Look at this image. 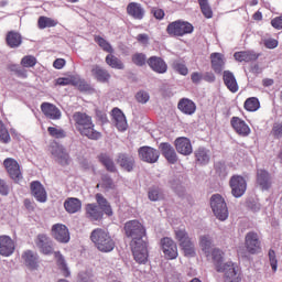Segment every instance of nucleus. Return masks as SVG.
Wrapping results in <instances>:
<instances>
[{"label": "nucleus", "mask_w": 282, "mask_h": 282, "mask_svg": "<svg viewBox=\"0 0 282 282\" xmlns=\"http://www.w3.org/2000/svg\"><path fill=\"white\" fill-rule=\"evenodd\" d=\"M74 78L59 77L55 80V85L59 87H65L67 85H73Z\"/></svg>", "instance_id": "obj_62"}, {"label": "nucleus", "mask_w": 282, "mask_h": 282, "mask_svg": "<svg viewBox=\"0 0 282 282\" xmlns=\"http://www.w3.org/2000/svg\"><path fill=\"white\" fill-rule=\"evenodd\" d=\"M117 164L127 173H132L133 169H135V158L127 153H120L117 158Z\"/></svg>", "instance_id": "obj_22"}, {"label": "nucleus", "mask_w": 282, "mask_h": 282, "mask_svg": "<svg viewBox=\"0 0 282 282\" xmlns=\"http://www.w3.org/2000/svg\"><path fill=\"white\" fill-rule=\"evenodd\" d=\"M212 69L215 74H221L226 67V57L221 53H212L210 56Z\"/></svg>", "instance_id": "obj_24"}, {"label": "nucleus", "mask_w": 282, "mask_h": 282, "mask_svg": "<svg viewBox=\"0 0 282 282\" xmlns=\"http://www.w3.org/2000/svg\"><path fill=\"white\" fill-rule=\"evenodd\" d=\"M172 68L181 76H188V67L186 66V62L182 59L174 61L172 64Z\"/></svg>", "instance_id": "obj_46"}, {"label": "nucleus", "mask_w": 282, "mask_h": 282, "mask_svg": "<svg viewBox=\"0 0 282 282\" xmlns=\"http://www.w3.org/2000/svg\"><path fill=\"white\" fill-rule=\"evenodd\" d=\"M91 75L94 76V78H96V80H98V83H109L111 78V74H109V70L98 65L93 66Z\"/></svg>", "instance_id": "obj_32"}, {"label": "nucleus", "mask_w": 282, "mask_h": 282, "mask_svg": "<svg viewBox=\"0 0 282 282\" xmlns=\"http://www.w3.org/2000/svg\"><path fill=\"white\" fill-rule=\"evenodd\" d=\"M177 108L182 113H185V116H193V113L197 111V106L188 98H182L177 104Z\"/></svg>", "instance_id": "obj_30"}, {"label": "nucleus", "mask_w": 282, "mask_h": 282, "mask_svg": "<svg viewBox=\"0 0 282 282\" xmlns=\"http://www.w3.org/2000/svg\"><path fill=\"white\" fill-rule=\"evenodd\" d=\"M210 207L216 219H219V221H226L228 219V205L220 194L212 195Z\"/></svg>", "instance_id": "obj_5"}, {"label": "nucleus", "mask_w": 282, "mask_h": 282, "mask_svg": "<svg viewBox=\"0 0 282 282\" xmlns=\"http://www.w3.org/2000/svg\"><path fill=\"white\" fill-rule=\"evenodd\" d=\"M175 237L185 257H195V242H193L186 229L175 230Z\"/></svg>", "instance_id": "obj_6"}, {"label": "nucleus", "mask_w": 282, "mask_h": 282, "mask_svg": "<svg viewBox=\"0 0 282 282\" xmlns=\"http://www.w3.org/2000/svg\"><path fill=\"white\" fill-rule=\"evenodd\" d=\"M11 141L10 131H8L3 121L0 120V142H2V144H10Z\"/></svg>", "instance_id": "obj_49"}, {"label": "nucleus", "mask_w": 282, "mask_h": 282, "mask_svg": "<svg viewBox=\"0 0 282 282\" xmlns=\"http://www.w3.org/2000/svg\"><path fill=\"white\" fill-rule=\"evenodd\" d=\"M130 246L137 263H147V259H149V249L147 241L138 242Z\"/></svg>", "instance_id": "obj_11"}, {"label": "nucleus", "mask_w": 282, "mask_h": 282, "mask_svg": "<svg viewBox=\"0 0 282 282\" xmlns=\"http://www.w3.org/2000/svg\"><path fill=\"white\" fill-rule=\"evenodd\" d=\"M41 111L45 118H48L50 120H61L63 116L61 109H58L56 105L50 104L47 101L41 104Z\"/></svg>", "instance_id": "obj_18"}, {"label": "nucleus", "mask_w": 282, "mask_h": 282, "mask_svg": "<svg viewBox=\"0 0 282 282\" xmlns=\"http://www.w3.org/2000/svg\"><path fill=\"white\" fill-rule=\"evenodd\" d=\"M14 252V241L9 236H0V254L10 257Z\"/></svg>", "instance_id": "obj_29"}, {"label": "nucleus", "mask_w": 282, "mask_h": 282, "mask_svg": "<svg viewBox=\"0 0 282 282\" xmlns=\"http://www.w3.org/2000/svg\"><path fill=\"white\" fill-rule=\"evenodd\" d=\"M126 237L132 239L130 245L142 243L147 241V229L138 220H129L123 227Z\"/></svg>", "instance_id": "obj_3"}, {"label": "nucleus", "mask_w": 282, "mask_h": 282, "mask_svg": "<svg viewBox=\"0 0 282 282\" xmlns=\"http://www.w3.org/2000/svg\"><path fill=\"white\" fill-rule=\"evenodd\" d=\"M138 153L139 159L148 164H155L160 160V151L148 145L139 148Z\"/></svg>", "instance_id": "obj_10"}, {"label": "nucleus", "mask_w": 282, "mask_h": 282, "mask_svg": "<svg viewBox=\"0 0 282 282\" xmlns=\"http://www.w3.org/2000/svg\"><path fill=\"white\" fill-rule=\"evenodd\" d=\"M112 122L118 129V131H127L129 124L127 123V117L124 116V112L120 110L119 108L112 109Z\"/></svg>", "instance_id": "obj_25"}, {"label": "nucleus", "mask_w": 282, "mask_h": 282, "mask_svg": "<svg viewBox=\"0 0 282 282\" xmlns=\"http://www.w3.org/2000/svg\"><path fill=\"white\" fill-rule=\"evenodd\" d=\"M78 282H94V272L91 270L80 271L77 275Z\"/></svg>", "instance_id": "obj_53"}, {"label": "nucleus", "mask_w": 282, "mask_h": 282, "mask_svg": "<svg viewBox=\"0 0 282 282\" xmlns=\"http://www.w3.org/2000/svg\"><path fill=\"white\" fill-rule=\"evenodd\" d=\"M31 195H33L36 202H40L41 204L47 202V192H45V187L39 181H33L31 183Z\"/></svg>", "instance_id": "obj_23"}, {"label": "nucleus", "mask_w": 282, "mask_h": 282, "mask_svg": "<svg viewBox=\"0 0 282 282\" xmlns=\"http://www.w3.org/2000/svg\"><path fill=\"white\" fill-rule=\"evenodd\" d=\"M257 184L261 191H268L272 186V181L269 177H258Z\"/></svg>", "instance_id": "obj_56"}, {"label": "nucleus", "mask_w": 282, "mask_h": 282, "mask_svg": "<svg viewBox=\"0 0 282 282\" xmlns=\"http://www.w3.org/2000/svg\"><path fill=\"white\" fill-rule=\"evenodd\" d=\"M52 235L59 243H69V229L63 224H55L52 227Z\"/></svg>", "instance_id": "obj_15"}, {"label": "nucleus", "mask_w": 282, "mask_h": 282, "mask_svg": "<svg viewBox=\"0 0 282 282\" xmlns=\"http://www.w3.org/2000/svg\"><path fill=\"white\" fill-rule=\"evenodd\" d=\"M37 61L34 57V55H25L21 59V65L25 68L34 67L36 65Z\"/></svg>", "instance_id": "obj_54"}, {"label": "nucleus", "mask_w": 282, "mask_h": 282, "mask_svg": "<svg viewBox=\"0 0 282 282\" xmlns=\"http://www.w3.org/2000/svg\"><path fill=\"white\" fill-rule=\"evenodd\" d=\"M90 240L97 247L99 252H111L116 248L113 238L104 229L97 228L93 230Z\"/></svg>", "instance_id": "obj_2"}, {"label": "nucleus", "mask_w": 282, "mask_h": 282, "mask_svg": "<svg viewBox=\"0 0 282 282\" xmlns=\"http://www.w3.org/2000/svg\"><path fill=\"white\" fill-rule=\"evenodd\" d=\"M73 121L76 131H78V133L84 138H88V140H100L102 138V133L96 130V123H94V118L87 115V112H74Z\"/></svg>", "instance_id": "obj_1"}, {"label": "nucleus", "mask_w": 282, "mask_h": 282, "mask_svg": "<svg viewBox=\"0 0 282 282\" xmlns=\"http://www.w3.org/2000/svg\"><path fill=\"white\" fill-rule=\"evenodd\" d=\"M245 248L249 254H259L261 252V239L256 231H249L245 236Z\"/></svg>", "instance_id": "obj_8"}, {"label": "nucleus", "mask_w": 282, "mask_h": 282, "mask_svg": "<svg viewBox=\"0 0 282 282\" xmlns=\"http://www.w3.org/2000/svg\"><path fill=\"white\" fill-rule=\"evenodd\" d=\"M94 41L95 43H97V45H99V47H101L104 52H107L108 54H113V46H111V44L102 36L95 35Z\"/></svg>", "instance_id": "obj_45"}, {"label": "nucleus", "mask_w": 282, "mask_h": 282, "mask_svg": "<svg viewBox=\"0 0 282 282\" xmlns=\"http://www.w3.org/2000/svg\"><path fill=\"white\" fill-rule=\"evenodd\" d=\"M148 65L155 74H166L169 72V64H166L164 58L159 56H151L148 59Z\"/></svg>", "instance_id": "obj_20"}, {"label": "nucleus", "mask_w": 282, "mask_h": 282, "mask_svg": "<svg viewBox=\"0 0 282 282\" xmlns=\"http://www.w3.org/2000/svg\"><path fill=\"white\" fill-rule=\"evenodd\" d=\"M194 158L196 164H200L202 166H206V164L210 162V154H208V150H206V148H198L195 150Z\"/></svg>", "instance_id": "obj_35"}, {"label": "nucleus", "mask_w": 282, "mask_h": 282, "mask_svg": "<svg viewBox=\"0 0 282 282\" xmlns=\"http://www.w3.org/2000/svg\"><path fill=\"white\" fill-rule=\"evenodd\" d=\"M161 248L167 259H177V245L173 239L169 237L161 239Z\"/></svg>", "instance_id": "obj_17"}, {"label": "nucleus", "mask_w": 282, "mask_h": 282, "mask_svg": "<svg viewBox=\"0 0 282 282\" xmlns=\"http://www.w3.org/2000/svg\"><path fill=\"white\" fill-rule=\"evenodd\" d=\"M159 149L169 164H177L180 158L177 156V152H175V148H173L171 143L162 142L160 143Z\"/></svg>", "instance_id": "obj_14"}, {"label": "nucleus", "mask_w": 282, "mask_h": 282, "mask_svg": "<svg viewBox=\"0 0 282 282\" xmlns=\"http://www.w3.org/2000/svg\"><path fill=\"white\" fill-rule=\"evenodd\" d=\"M264 47H267V50H275V47H279V41L274 39H267L264 40Z\"/></svg>", "instance_id": "obj_63"}, {"label": "nucleus", "mask_w": 282, "mask_h": 282, "mask_svg": "<svg viewBox=\"0 0 282 282\" xmlns=\"http://www.w3.org/2000/svg\"><path fill=\"white\" fill-rule=\"evenodd\" d=\"M199 243L205 254H210V248H213V238L210 236H200Z\"/></svg>", "instance_id": "obj_48"}, {"label": "nucleus", "mask_w": 282, "mask_h": 282, "mask_svg": "<svg viewBox=\"0 0 282 282\" xmlns=\"http://www.w3.org/2000/svg\"><path fill=\"white\" fill-rule=\"evenodd\" d=\"M35 246L39 248L42 254H53L54 253V245L52 239L47 237L45 234H39L35 239Z\"/></svg>", "instance_id": "obj_13"}, {"label": "nucleus", "mask_w": 282, "mask_h": 282, "mask_svg": "<svg viewBox=\"0 0 282 282\" xmlns=\"http://www.w3.org/2000/svg\"><path fill=\"white\" fill-rule=\"evenodd\" d=\"M83 204L80 203V199L78 198H68L64 203V208L67 213L74 214L78 213L80 210Z\"/></svg>", "instance_id": "obj_38"}, {"label": "nucleus", "mask_w": 282, "mask_h": 282, "mask_svg": "<svg viewBox=\"0 0 282 282\" xmlns=\"http://www.w3.org/2000/svg\"><path fill=\"white\" fill-rule=\"evenodd\" d=\"M96 200L100 210H102L105 215H108V217H111L113 215V209H111V205L109 204V200H107V198H105L102 194H96Z\"/></svg>", "instance_id": "obj_36"}, {"label": "nucleus", "mask_w": 282, "mask_h": 282, "mask_svg": "<svg viewBox=\"0 0 282 282\" xmlns=\"http://www.w3.org/2000/svg\"><path fill=\"white\" fill-rule=\"evenodd\" d=\"M7 45L11 48L19 47L21 43H23V37L21 36V33L17 31H9L7 33Z\"/></svg>", "instance_id": "obj_34"}, {"label": "nucleus", "mask_w": 282, "mask_h": 282, "mask_svg": "<svg viewBox=\"0 0 282 282\" xmlns=\"http://www.w3.org/2000/svg\"><path fill=\"white\" fill-rule=\"evenodd\" d=\"M131 61L134 65H137V67H144L149 59H147V55L144 53H134Z\"/></svg>", "instance_id": "obj_51"}, {"label": "nucleus", "mask_w": 282, "mask_h": 282, "mask_svg": "<svg viewBox=\"0 0 282 282\" xmlns=\"http://www.w3.org/2000/svg\"><path fill=\"white\" fill-rule=\"evenodd\" d=\"M48 134L51 138H55L56 140H62L63 138H67V132L63 128L48 127Z\"/></svg>", "instance_id": "obj_50"}, {"label": "nucleus", "mask_w": 282, "mask_h": 282, "mask_svg": "<svg viewBox=\"0 0 282 282\" xmlns=\"http://www.w3.org/2000/svg\"><path fill=\"white\" fill-rule=\"evenodd\" d=\"M223 80L231 94H237V91H239V84L237 83V78L232 72L224 70Z\"/></svg>", "instance_id": "obj_28"}, {"label": "nucleus", "mask_w": 282, "mask_h": 282, "mask_svg": "<svg viewBox=\"0 0 282 282\" xmlns=\"http://www.w3.org/2000/svg\"><path fill=\"white\" fill-rule=\"evenodd\" d=\"M87 215L90 217L94 221H98V219H102V212L98 208L95 204H88L86 207Z\"/></svg>", "instance_id": "obj_44"}, {"label": "nucleus", "mask_w": 282, "mask_h": 282, "mask_svg": "<svg viewBox=\"0 0 282 282\" xmlns=\"http://www.w3.org/2000/svg\"><path fill=\"white\" fill-rule=\"evenodd\" d=\"M174 147L181 155H191L193 153V143L186 137H178L174 141Z\"/></svg>", "instance_id": "obj_19"}, {"label": "nucleus", "mask_w": 282, "mask_h": 282, "mask_svg": "<svg viewBox=\"0 0 282 282\" xmlns=\"http://www.w3.org/2000/svg\"><path fill=\"white\" fill-rule=\"evenodd\" d=\"M97 159L100 162V164H102V166H105L106 171H108L109 173H116V171H118V169L116 167V163L113 162V159L111 158V155H109L107 153H100L97 156Z\"/></svg>", "instance_id": "obj_33"}, {"label": "nucleus", "mask_w": 282, "mask_h": 282, "mask_svg": "<svg viewBox=\"0 0 282 282\" xmlns=\"http://www.w3.org/2000/svg\"><path fill=\"white\" fill-rule=\"evenodd\" d=\"M229 184L234 197H242L246 193V188H248V183L243 177H231Z\"/></svg>", "instance_id": "obj_16"}, {"label": "nucleus", "mask_w": 282, "mask_h": 282, "mask_svg": "<svg viewBox=\"0 0 282 282\" xmlns=\"http://www.w3.org/2000/svg\"><path fill=\"white\" fill-rule=\"evenodd\" d=\"M97 186L105 188V191H113V188H116V184L113 183V180H111V177L102 178L101 184H98Z\"/></svg>", "instance_id": "obj_57"}, {"label": "nucleus", "mask_w": 282, "mask_h": 282, "mask_svg": "<svg viewBox=\"0 0 282 282\" xmlns=\"http://www.w3.org/2000/svg\"><path fill=\"white\" fill-rule=\"evenodd\" d=\"M235 61L238 63H252V61H257L259 55L254 53V51H240L234 54Z\"/></svg>", "instance_id": "obj_31"}, {"label": "nucleus", "mask_w": 282, "mask_h": 282, "mask_svg": "<svg viewBox=\"0 0 282 282\" xmlns=\"http://www.w3.org/2000/svg\"><path fill=\"white\" fill-rule=\"evenodd\" d=\"M151 14H153L154 19H156L158 21H162V19H164V17H166V13L164 12V10H162L158 7H153L151 9Z\"/></svg>", "instance_id": "obj_59"}, {"label": "nucleus", "mask_w": 282, "mask_h": 282, "mask_svg": "<svg viewBox=\"0 0 282 282\" xmlns=\"http://www.w3.org/2000/svg\"><path fill=\"white\" fill-rule=\"evenodd\" d=\"M135 98L138 100V102H141V105H147V102H149V93L144 91V90H140L139 93H137Z\"/></svg>", "instance_id": "obj_60"}, {"label": "nucleus", "mask_w": 282, "mask_h": 282, "mask_svg": "<svg viewBox=\"0 0 282 282\" xmlns=\"http://www.w3.org/2000/svg\"><path fill=\"white\" fill-rule=\"evenodd\" d=\"M224 273L225 282H239L241 281V270L239 267L235 265L232 262H226L221 267V271Z\"/></svg>", "instance_id": "obj_9"}, {"label": "nucleus", "mask_w": 282, "mask_h": 282, "mask_svg": "<svg viewBox=\"0 0 282 282\" xmlns=\"http://www.w3.org/2000/svg\"><path fill=\"white\" fill-rule=\"evenodd\" d=\"M50 153L62 166H68V164L72 162L69 153H67V150L58 142H53L50 145Z\"/></svg>", "instance_id": "obj_7"}, {"label": "nucleus", "mask_w": 282, "mask_h": 282, "mask_svg": "<svg viewBox=\"0 0 282 282\" xmlns=\"http://www.w3.org/2000/svg\"><path fill=\"white\" fill-rule=\"evenodd\" d=\"M230 124L234 131L240 135L241 138H248L250 133H252V130L250 129V126L246 123V120L239 118V117H232L230 119Z\"/></svg>", "instance_id": "obj_12"}, {"label": "nucleus", "mask_w": 282, "mask_h": 282, "mask_svg": "<svg viewBox=\"0 0 282 282\" xmlns=\"http://www.w3.org/2000/svg\"><path fill=\"white\" fill-rule=\"evenodd\" d=\"M54 257L56 259V263L63 274V276H70L72 272H69V267H67V262L65 261V257L61 253V251H55Z\"/></svg>", "instance_id": "obj_37"}, {"label": "nucleus", "mask_w": 282, "mask_h": 282, "mask_svg": "<svg viewBox=\"0 0 282 282\" xmlns=\"http://www.w3.org/2000/svg\"><path fill=\"white\" fill-rule=\"evenodd\" d=\"M194 31L195 26H193L191 22L184 20H175L166 26V34L172 37L186 36V34H193Z\"/></svg>", "instance_id": "obj_4"}, {"label": "nucleus", "mask_w": 282, "mask_h": 282, "mask_svg": "<svg viewBox=\"0 0 282 282\" xmlns=\"http://www.w3.org/2000/svg\"><path fill=\"white\" fill-rule=\"evenodd\" d=\"M3 166L10 177H21L23 175L19 161L13 158H7L3 161Z\"/></svg>", "instance_id": "obj_21"}, {"label": "nucleus", "mask_w": 282, "mask_h": 282, "mask_svg": "<svg viewBox=\"0 0 282 282\" xmlns=\"http://www.w3.org/2000/svg\"><path fill=\"white\" fill-rule=\"evenodd\" d=\"M127 14L137 21H142V19H144V14H147V11L142 4L138 2H130L127 6Z\"/></svg>", "instance_id": "obj_26"}, {"label": "nucleus", "mask_w": 282, "mask_h": 282, "mask_svg": "<svg viewBox=\"0 0 282 282\" xmlns=\"http://www.w3.org/2000/svg\"><path fill=\"white\" fill-rule=\"evenodd\" d=\"M73 87H77L79 91H90L91 90V86L85 82V79H80V78H73Z\"/></svg>", "instance_id": "obj_52"}, {"label": "nucleus", "mask_w": 282, "mask_h": 282, "mask_svg": "<svg viewBox=\"0 0 282 282\" xmlns=\"http://www.w3.org/2000/svg\"><path fill=\"white\" fill-rule=\"evenodd\" d=\"M271 25L274 30H282V15L273 18L271 20Z\"/></svg>", "instance_id": "obj_64"}, {"label": "nucleus", "mask_w": 282, "mask_h": 282, "mask_svg": "<svg viewBox=\"0 0 282 282\" xmlns=\"http://www.w3.org/2000/svg\"><path fill=\"white\" fill-rule=\"evenodd\" d=\"M269 261L273 272H276V268H278L276 253L272 249L269 250Z\"/></svg>", "instance_id": "obj_61"}, {"label": "nucleus", "mask_w": 282, "mask_h": 282, "mask_svg": "<svg viewBox=\"0 0 282 282\" xmlns=\"http://www.w3.org/2000/svg\"><path fill=\"white\" fill-rule=\"evenodd\" d=\"M212 259L214 261L216 271L221 272V268H224V251L219 249H214L212 251Z\"/></svg>", "instance_id": "obj_39"}, {"label": "nucleus", "mask_w": 282, "mask_h": 282, "mask_svg": "<svg viewBox=\"0 0 282 282\" xmlns=\"http://www.w3.org/2000/svg\"><path fill=\"white\" fill-rule=\"evenodd\" d=\"M56 25H58V21L45 15H41L37 20V28L40 30H45V28H56Z\"/></svg>", "instance_id": "obj_40"}, {"label": "nucleus", "mask_w": 282, "mask_h": 282, "mask_svg": "<svg viewBox=\"0 0 282 282\" xmlns=\"http://www.w3.org/2000/svg\"><path fill=\"white\" fill-rule=\"evenodd\" d=\"M243 107L246 111H259V109L261 108V102L257 97H249L246 99Z\"/></svg>", "instance_id": "obj_42"}, {"label": "nucleus", "mask_w": 282, "mask_h": 282, "mask_svg": "<svg viewBox=\"0 0 282 282\" xmlns=\"http://www.w3.org/2000/svg\"><path fill=\"white\" fill-rule=\"evenodd\" d=\"M148 197L150 202H160L161 199H164V192L158 186H152L149 188Z\"/></svg>", "instance_id": "obj_43"}, {"label": "nucleus", "mask_w": 282, "mask_h": 282, "mask_svg": "<svg viewBox=\"0 0 282 282\" xmlns=\"http://www.w3.org/2000/svg\"><path fill=\"white\" fill-rule=\"evenodd\" d=\"M271 135L275 140H281V138H282V121L273 123V127L271 129Z\"/></svg>", "instance_id": "obj_55"}, {"label": "nucleus", "mask_w": 282, "mask_h": 282, "mask_svg": "<svg viewBox=\"0 0 282 282\" xmlns=\"http://www.w3.org/2000/svg\"><path fill=\"white\" fill-rule=\"evenodd\" d=\"M106 63L111 67L112 69H124V63L120 61V58L116 57L113 53H109L106 56Z\"/></svg>", "instance_id": "obj_41"}, {"label": "nucleus", "mask_w": 282, "mask_h": 282, "mask_svg": "<svg viewBox=\"0 0 282 282\" xmlns=\"http://www.w3.org/2000/svg\"><path fill=\"white\" fill-rule=\"evenodd\" d=\"M171 188H173L177 195H184V186H182V182H180V178H173L171 182Z\"/></svg>", "instance_id": "obj_58"}, {"label": "nucleus", "mask_w": 282, "mask_h": 282, "mask_svg": "<svg viewBox=\"0 0 282 282\" xmlns=\"http://www.w3.org/2000/svg\"><path fill=\"white\" fill-rule=\"evenodd\" d=\"M22 259L29 270H39V253L26 250L22 253Z\"/></svg>", "instance_id": "obj_27"}, {"label": "nucleus", "mask_w": 282, "mask_h": 282, "mask_svg": "<svg viewBox=\"0 0 282 282\" xmlns=\"http://www.w3.org/2000/svg\"><path fill=\"white\" fill-rule=\"evenodd\" d=\"M198 6L205 19H213V8H210L208 0H198Z\"/></svg>", "instance_id": "obj_47"}]
</instances>
